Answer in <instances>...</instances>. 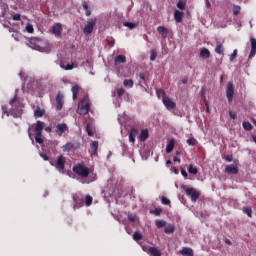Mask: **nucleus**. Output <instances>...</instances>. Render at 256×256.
<instances>
[{"label":"nucleus","mask_w":256,"mask_h":256,"mask_svg":"<svg viewBox=\"0 0 256 256\" xmlns=\"http://www.w3.org/2000/svg\"><path fill=\"white\" fill-rule=\"evenodd\" d=\"M10 106V115H13L15 118H19L23 115V107H25V105L21 103L17 94L10 100Z\"/></svg>","instance_id":"1"},{"label":"nucleus","mask_w":256,"mask_h":256,"mask_svg":"<svg viewBox=\"0 0 256 256\" xmlns=\"http://www.w3.org/2000/svg\"><path fill=\"white\" fill-rule=\"evenodd\" d=\"M34 127V131L36 133V136H35V141L36 143H39V145H43L44 143V139H43V129H45V122H42L40 120H38L36 122V124H34L32 126V128Z\"/></svg>","instance_id":"2"},{"label":"nucleus","mask_w":256,"mask_h":256,"mask_svg":"<svg viewBox=\"0 0 256 256\" xmlns=\"http://www.w3.org/2000/svg\"><path fill=\"white\" fill-rule=\"evenodd\" d=\"M73 173L78 175V177H82V179H87L89 177V167L85 166L84 163H78L73 168Z\"/></svg>","instance_id":"3"},{"label":"nucleus","mask_w":256,"mask_h":256,"mask_svg":"<svg viewBox=\"0 0 256 256\" xmlns=\"http://www.w3.org/2000/svg\"><path fill=\"white\" fill-rule=\"evenodd\" d=\"M90 110L91 105L89 104V98H83L78 106V115H87V113H89Z\"/></svg>","instance_id":"4"},{"label":"nucleus","mask_w":256,"mask_h":256,"mask_svg":"<svg viewBox=\"0 0 256 256\" xmlns=\"http://www.w3.org/2000/svg\"><path fill=\"white\" fill-rule=\"evenodd\" d=\"M95 25H97V18L89 19L87 25L83 29V33L85 35H91V33H93V29H95Z\"/></svg>","instance_id":"5"},{"label":"nucleus","mask_w":256,"mask_h":256,"mask_svg":"<svg viewBox=\"0 0 256 256\" xmlns=\"http://www.w3.org/2000/svg\"><path fill=\"white\" fill-rule=\"evenodd\" d=\"M65 163H67V160L65 158V156L60 155L57 157L56 163L54 165L55 169H57V171H64L65 170Z\"/></svg>","instance_id":"6"},{"label":"nucleus","mask_w":256,"mask_h":256,"mask_svg":"<svg viewBox=\"0 0 256 256\" xmlns=\"http://www.w3.org/2000/svg\"><path fill=\"white\" fill-rule=\"evenodd\" d=\"M233 95H235V88L233 82H228L227 89H226V96L228 99V103L233 102Z\"/></svg>","instance_id":"7"},{"label":"nucleus","mask_w":256,"mask_h":256,"mask_svg":"<svg viewBox=\"0 0 256 256\" xmlns=\"http://www.w3.org/2000/svg\"><path fill=\"white\" fill-rule=\"evenodd\" d=\"M186 195L191 198V201H193V203H196L197 199H199L201 194L197 192V190H195L194 188H187Z\"/></svg>","instance_id":"8"},{"label":"nucleus","mask_w":256,"mask_h":256,"mask_svg":"<svg viewBox=\"0 0 256 256\" xmlns=\"http://www.w3.org/2000/svg\"><path fill=\"white\" fill-rule=\"evenodd\" d=\"M65 96L61 92H59L56 96V109L57 111H61L63 109V105L65 104Z\"/></svg>","instance_id":"9"},{"label":"nucleus","mask_w":256,"mask_h":256,"mask_svg":"<svg viewBox=\"0 0 256 256\" xmlns=\"http://www.w3.org/2000/svg\"><path fill=\"white\" fill-rule=\"evenodd\" d=\"M67 129H69V127H67V124H65V123H58L56 125V133L59 137H61L63 135V133H65V131H67Z\"/></svg>","instance_id":"10"},{"label":"nucleus","mask_w":256,"mask_h":256,"mask_svg":"<svg viewBox=\"0 0 256 256\" xmlns=\"http://www.w3.org/2000/svg\"><path fill=\"white\" fill-rule=\"evenodd\" d=\"M225 173L228 175H237L239 173V168L233 164L226 166Z\"/></svg>","instance_id":"11"},{"label":"nucleus","mask_w":256,"mask_h":256,"mask_svg":"<svg viewBox=\"0 0 256 256\" xmlns=\"http://www.w3.org/2000/svg\"><path fill=\"white\" fill-rule=\"evenodd\" d=\"M164 106L166 107V109H168V111H171V109H175V107H177V104H175V102L171 101L168 97L162 99Z\"/></svg>","instance_id":"12"},{"label":"nucleus","mask_w":256,"mask_h":256,"mask_svg":"<svg viewBox=\"0 0 256 256\" xmlns=\"http://www.w3.org/2000/svg\"><path fill=\"white\" fill-rule=\"evenodd\" d=\"M62 32H63V26L60 23H58L52 27V33L54 35L59 36V35H61Z\"/></svg>","instance_id":"13"},{"label":"nucleus","mask_w":256,"mask_h":256,"mask_svg":"<svg viewBox=\"0 0 256 256\" xmlns=\"http://www.w3.org/2000/svg\"><path fill=\"white\" fill-rule=\"evenodd\" d=\"M158 33L163 37V39H167L169 35V30L165 26H159L157 28Z\"/></svg>","instance_id":"14"},{"label":"nucleus","mask_w":256,"mask_h":256,"mask_svg":"<svg viewBox=\"0 0 256 256\" xmlns=\"http://www.w3.org/2000/svg\"><path fill=\"white\" fill-rule=\"evenodd\" d=\"M250 43H251V51L249 54V57H255L256 55V39L255 38H250Z\"/></svg>","instance_id":"15"},{"label":"nucleus","mask_w":256,"mask_h":256,"mask_svg":"<svg viewBox=\"0 0 256 256\" xmlns=\"http://www.w3.org/2000/svg\"><path fill=\"white\" fill-rule=\"evenodd\" d=\"M45 115V109H42L41 107L37 106L34 111V117L36 119H39Z\"/></svg>","instance_id":"16"},{"label":"nucleus","mask_w":256,"mask_h":256,"mask_svg":"<svg viewBox=\"0 0 256 256\" xmlns=\"http://www.w3.org/2000/svg\"><path fill=\"white\" fill-rule=\"evenodd\" d=\"M60 67H61V69H64V71H71V70L74 69L75 65L73 63L69 64V63H67L65 61H62L60 63Z\"/></svg>","instance_id":"17"},{"label":"nucleus","mask_w":256,"mask_h":256,"mask_svg":"<svg viewBox=\"0 0 256 256\" xmlns=\"http://www.w3.org/2000/svg\"><path fill=\"white\" fill-rule=\"evenodd\" d=\"M121 63H127V57H125V55H118L115 57L114 64L121 65Z\"/></svg>","instance_id":"18"},{"label":"nucleus","mask_w":256,"mask_h":256,"mask_svg":"<svg viewBox=\"0 0 256 256\" xmlns=\"http://www.w3.org/2000/svg\"><path fill=\"white\" fill-rule=\"evenodd\" d=\"M91 155H97V151L99 150V142L93 141L90 145Z\"/></svg>","instance_id":"19"},{"label":"nucleus","mask_w":256,"mask_h":256,"mask_svg":"<svg viewBox=\"0 0 256 256\" xmlns=\"http://www.w3.org/2000/svg\"><path fill=\"white\" fill-rule=\"evenodd\" d=\"M75 149V144L68 142L62 146V150L64 153H69V151H73Z\"/></svg>","instance_id":"20"},{"label":"nucleus","mask_w":256,"mask_h":256,"mask_svg":"<svg viewBox=\"0 0 256 256\" xmlns=\"http://www.w3.org/2000/svg\"><path fill=\"white\" fill-rule=\"evenodd\" d=\"M137 129L136 128H132L130 130V133H129V141L130 143H135V138L137 137Z\"/></svg>","instance_id":"21"},{"label":"nucleus","mask_w":256,"mask_h":256,"mask_svg":"<svg viewBox=\"0 0 256 256\" xmlns=\"http://www.w3.org/2000/svg\"><path fill=\"white\" fill-rule=\"evenodd\" d=\"M175 149V139H171L166 146V153H172Z\"/></svg>","instance_id":"22"},{"label":"nucleus","mask_w":256,"mask_h":256,"mask_svg":"<svg viewBox=\"0 0 256 256\" xmlns=\"http://www.w3.org/2000/svg\"><path fill=\"white\" fill-rule=\"evenodd\" d=\"M215 53H217L218 55H223V53H225V48L223 47V44L221 42H217Z\"/></svg>","instance_id":"23"},{"label":"nucleus","mask_w":256,"mask_h":256,"mask_svg":"<svg viewBox=\"0 0 256 256\" xmlns=\"http://www.w3.org/2000/svg\"><path fill=\"white\" fill-rule=\"evenodd\" d=\"M174 18L176 23H181L183 21V12L176 10L174 12Z\"/></svg>","instance_id":"24"},{"label":"nucleus","mask_w":256,"mask_h":256,"mask_svg":"<svg viewBox=\"0 0 256 256\" xmlns=\"http://www.w3.org/2000/svg\"><path fill=\"white\" fill-rule=\"evenodd\" d=\"M148 253L151 256H161V250L157 249L156 247H150Z\"/></svg>","instance_id":"25"},{"label":"nucleus","mask_w":256,"mask_h":256,"mask_svg":"<svg viewBox=\"0 0 256 256\" xmlns=\"http://www.w3.org/2000/svg\"><path fill=\"white\" fill-rule=\"evenodd\" d=\"M200 57H202L203 59H209V57H211V52L209 51V49L203 48L200 51Z\"/></svg>","instance_id":"26"},{"label":"nucleus","mask_w":256,"mask_h":256,"mask_svg":"<svg viewBox=\"0 0 256 256\" xmlns=\"http://www.w3.org/2000/svg\"><path fill=\"white\" fill-rule=\"evenodd\" d=\"M139 139L140 141H147V139H149V130H142Z\"/></svg>","instance_id":"27"},{"label":"nucleus","mask_w":256,"mask_h":256,"mask_svg":"<svg viewBox=\"0 0 256 256\" xmlns=\"http://www.w3.org/2000/svg\"><path fill=\"white\" fill-rule=\"evenodd\" d=\"M72 99L73 101H75L77 99V95L79 94V86L76 84L74 86H72Z\"/></svg>","instance_id":"28"},{"label":"nucleus","mask_w":256,"mask_h":256,"mask_svg":"<svg viewBox=\"0 0 256 256\" xmlns=\"http://www.w3.org/2000/svg\"><path fill=\"white\" fill-rule=\"evenodd\" d=\"M83 9L85 10L86 17H91V10H89V4L87 1L82 2Z\"/></svg>","instance_id":"29"},{"label":"nucleus","mask_w":256,"mask_h":256,"mask_svg":"<svg viewBox=\"0 0 256 256\" xmlns=\"http://www.w3.org/2000/svg\"><path fill=\"white\" fill-rule=\"evenodd\" d=\"M164 233H166V235H170V233H175V226L173 224L166 226L164 229Z\"/></svg>","instance_id":"30"},{"label":"nucleus","mask_w":256,"mask_h":256,"mask_svg":"<svg viewBox=\"0 0 256 256\" xmlns=\"http://www.w3.org/2000/svg\"><path fill=\"white\" fill-rule=\"evenodd\" d=\"M181 254L184 256H193V249L184 247L181 251Z\"/></svg>","instance_id":"31"},{"label":"nucleus","mask_w":256,"mask_h":256,"mask_svg":"<svg viewBox=\"0 0 256 256\" xmlns=\"http://www.w3.org/2000/svg\"><path fill=\"white\" fill-rule=\"evenodd\" d=\"M73 201L75 203L74 207H77V209H79L80 207H83V200L79 199V197L74 196Z\"/></svg>","instance_id":"32"},{"label":"nucleus","mask_w":256,"mask_h":256,"mask_svg":"<svg viewBox=\"0 0 256 256\" xmlns=\"http://www.w3.org/2000/svg\"><path fill=\"white\" fill-rule=\"evenodd\" d=\"M188 173H190L191 175H197V173H199V170L197 169V167L193 166V164H190L188 167Z\"/></svg>","instance_id":"33"},{"label":"nucleus","mask_w":256,"mask_h":256,"mask_svg":"<svg viewBox=\"0 0 256 256\" xmlns=\"http://www.w3.org/2000/svg\"><path fill=\"white\" fill-rule=\"evenodd\" d=\"M156 95H157L158 99H161V97H162V99L167 98V97L165 96V90H163V89L157 88V89H156Z\"/></svg>","instance_id":"34"},{"label":"nucleus","mask_w":256,"mask_h":256,"mask_svg":"<svg viewBox=\"0 0 256 256\" xmlns=\"http://www.w3.org/2000/svg\"><path fill=\"white\" fill-rule=\"evenodd\" d=\"M242 126H243V129L245 130V131H252L253 130V125L251 124V123H249V122H243L242 123Z\"/></svg>","instance_id":"35"},{"label":"nucleus","mask_w":256,"mask_h":256,"mask_svg":"<svg viewBox=\"0 0 256 256\" xmlns=\"http://www.w3.org/2000/svg\"><path fill=\"white\" fill-rule=\"evenodd\" d=\"M187 144L190 147H195V145H197V139H195L194 137H190L187 139Z\"/></svg>","instance_id":"36"},{"label":"nucleus","mask_w":256,"mask_h":256,"mask_svg":"<svg viewBox=\"0 0 256 256\" xmlns=\"http://www.w3.org/2000/svg\"><path fill=\"white\" fill-rule=\"evenodd\" d=\"M86 201H85V204H86V207H90V205L93 204V197H91V195H86L85 197Z\"/></svg>","instance_id":"37"},{"label":"nucleus","mask_w":256,"mask_h":256,"mask_svg":"<svg viewBox=\"0 0 256 256\" xmlns=\"http://www.w3.org/2000/svg\"><path fill=\"white\" fill-rule=\"evenodd\" d=\"M86 132L89 137H93L95 135V131L89 124L86 126Z\"/></svg>","instance_id":"38"},{"label":"nucleus","mask_w":256,"mask_h":256,"mask_svg":"<svg viewBox=\"0 0 256 256\" xmlns=\"http://www.w3.org/2000/svg\"><path fill=\"white\" fill-rule=\"evenodd\" d=\"M150 213H153V215H155L156 217H159V215L163 213V208L161 207L155 208L153 211H150Z\"/></svg>","instance_id":"39"},{"label":"nucleus","mask_w":256,"mask_h":256,"mask_svg":"<svg viewBox=\"0 0 256 256\" xmlns=\"http://www.w3.org/2000/svg\"><path fill=\"white\" fill-rule=\"evenodd\" d=\"M156 227H158V229H161V227H165V225H167V222H165V220H156Z\"/></svg>","instance_id":"40"},{"label":"nucleus","mask_w":256,"mask_h":256,"mask_svg":"<svg viewBox=\"0 0 256 256\" xmlns=\"http://www.w3.org/2000/svg\"><path fill=\"white\" fill-rule=\"evenodd\" d=\"M133 239H134V241H141V239H143V235L139 232H135L133 234Z\"/></svg>","instance_id":"41"},{"label":"nucleus","mask_w":256,"mask_h":256,"mask_svg":"<svg viewBox=\"0 0 256 256\" xmlns=\"http://www.w3.org/2000/svg\"><path fill=\"white\" fill-rule=\"evenodd\" d=\"M185 5H186V3L183 0H179L177 3L178 9H181V11L185 10Z\"/></svg>","instance_id":"42"},{"label":"nucleus","mask_w":256,"mask_h":256,"mask_svg":"<svg viewBox=\"0 0 256 256\" xmlns=\"http://www.w3.org/2000/svg\"><path fill=\"white\" fill-rule=\"evenodd\" d=\"M201 97H202L203 102H204V104H205L206 111H207V113H209V102L207 101V99H205V94H204L203 92H202V94H201Z\"/></svg>","instance_id":"43"},{"label":"nucleus","mask_w":256,"mask_h":256,"mask_svg":"<svg viewBox=\"0 0 256 256\" xmlns=\"http://www.w3.org/2000/svg\"><path fill=\"white\" fill-rule=\"evenodd\" d=\"M125 27H128V29H135L137 27V24L133 23V22H126L124 23Z\"/></svg>","instance_id":"44"},{"label":"nucleus","mask_w":256,"mask_h":256,"mask_svg":"<svg viewBox=\"0 0 256 256\" xmlns=\"http://www.w3.org/2000/svg\"><path fill=\"white\" fill-rule=\"evenodd\" d=\"M155 59H157V51H155V49H152L150 54V61H155Z\"/></svg>","instance_id":"45"},{"label":"nucleus","mask_w":256,"mask_h":256,"mask_svg":"<svg viewBox=\"0 0 256 256\" xmlns=\"http://www.w3.org/2000/svg\"><path fill=\"white\" fill-rule=\"evenodd\" d=\"M243 212L248 215L249 217H252L253 215V211L251 210V208H247V207H244L243 208Z\"/></svg>","instance_id":"46"},{"label":"nucleus","mask_w":256,"mask_h":256,"mask_svg":"<svg viewBox=\"0 0 256 256\" xmlns=\"http://www.w3.org/2000/svg\"><path fill=\"white\" fill-rule=\"evenodd\" d=\"M124 87H133V80L125 79L123 82Z\"/></svg>","instance_id":"47"},{"label":"nucleus","mask_w":256,"mask_h":256,"mask_svg":"<svg viewBox=\"0 0 256 256\" xmlns=\"http://www.w3.org/2000/svg\"><path fill=\"white\" fill-rule=\"evenodd\" d=\"M239 13H241V6H234L233 7V14L234 15H239Z\"/></svg>","instance_id":"48"},{"label":"nucleus","mask_w":256,"mask_h":256,"mask_svg":"<svg viewBox=\"0 0 256 256\" xmlns=\"http://www.w3.org/2000/svg\"><path fill=\"white\" fill-rule=\"evenodd\" d=\"M117 95H118V97H123V95H125V89L124 88H118L117 89Z\"/></svg>","instance_id":"49"},{"label":"nucleus","mask_w":256,"mask_h":256,"mask_svg":"<svg viewBox=\"0 0 256 256\" xmlns=\"http://www.w3.org/2000/svg\"><path fill=\"white\" fill-rule=\"evenodd\" d=\"M162 204L163 205H171V200L167 197H162Z\"/></svg>","instance_id":"50"},{"label":"nucleus","mask_w":256,"mask_h":256,"mask_svg":"<svg viewBox=\"0 0 256 256\" xmlns=\"http://www.w3.org/2000/svg\"><path fill=\"white\" fill-rule=\"evenodd\" d=\"M26 31H27V33H33L35 31V29L33 28V26L31 24H27Z\"/></svg>","instance_id":"51"},{"label":"nucleus","mask_w":256,"mask_h":256,"mask_svg":"<svg viewBox=\"0 0 256 256\" xmlns=\"http://www.w3.org/2000/svg\"><path fill=\"white\" fill-rule=\"evenodd\" d=\"M136 219H137V216H135L133 214L128 215V221L133 223L136 221Z\"/></svg>","instance_id":"52"},{"label":"nucleus","mask_w":256,"mask_h":256,"mask_svg":"<svg viewBox=\"0 0 256 256\" xmlns=\"http://www.w3.org/2000/svg\"><path fill=\"white\" fill-rule=\"evenodd\" d=\"M13 21H21V14L17 13L13 15Z\"/></svg>","instance_id":"53"},{"label":"nucleus","mask_w":256,"mask_h":256,"mask_svg":"<svg viewBox=\"0 0 256 256\" xmlns=\"http://www.w3.org/2000/svg\"><path fill=\"white\" fill-rule=\"evenodd\" d=\"M236 57H237V50H234L232 55L230 56V61H235Z\"/></svg>","instance_id":"54"},{"label":"nucleus","mask_w":256,"mask_h":256,"mask_svg":"<svg viewBox=\"0 0 256 256\" xmlns=\"http://www.w3.org/2000/svg\"><path fill=\"white\" fill-rule=\"evenodd\" d=\"M181 175L184 176L185 179H187V177H189V174L187 173V171L183 168H181Z\"/></svg>","instance_id":"55"},{"label":"nucleus","mask_w":256,"mask_h":256,"mask_svg":"<svg viewBox=\"0 0 256 256\" xmlns=\"http://www.w3.org/2000/svg\"><path fill=\"white\" fill-rule=\"evenodd\" d=\"M2 111L4 115H7V117H9V111L7 110V106H2Z\"/></svg>","instance_id":"56"},{"label":"nucleus","mask_w":256,"mask_h":256,"mask_svg":"<svg viewBox=\"0 0 256 256\" xmlns=\"http://www.w3.org/2000/svg\"><path fill=\"white\" fill-rule=\"evenodd\" d=\"M229 115H230V118L231 119H237V113L233 112V111H230L229 112Z\"/></svg>","instance_id":"57"},{"label":"nucleus","mask_w":256,"mask_h":256,"mask_svg":"<svg viewBox=\"0 0 256 256\" xmlns=\"http://www.w3.org/2000/svg\"><path fill=\"white\" fill-rule=\"evenodd\" d=\"M40 157H42V159H43L44 161H49V156H48L47 154L41 153V154H40Z\"/></svg>","instance_id":"58"},{"label":"nucleus","mask_w":256,"mask_h":256,"mask_svg":"<svg viewBox=\"0 0 256 256\" xmlns=\"http://www.w3.org/2000/svg\"><path fill=\"white\" fill-rule=\"evenodd\" d=\"M225 159H226V161L231 163V161H233V155H227V156H225Z\"/></svg>","instance_id":"59"},{"label":"nucleus","mask_w":256,"mask_h":256,"mask_svg":"<svg viewBox=\"0 0 256 256\" xmlns=\"http://www.w3.org/2000/svg\"><path fill=\"white\" fill-rule=\"evenodd\" d=\"M28 135H29L31 141L34 142L33 141V134L31 133V128L28 129Z\"/></svg>","instance_id":"60"},{"label":"nucleus","mask_w":256,"mask_h":256,"mask_svg":"<svg viewBox=\"0 0 256 256\" xmlns=\"http://www.w3.org/2000/svg\"><path fill=\"white\" fill-rule=\"evenodd\" d=\"M173 161L177 163H181V159L179 157L174 156Z\"/></svg>","instance_id":"61"},{"label":"nucleus","mask_w":256,"mask_h":256,"mask_svg":"<svg viewBox=\"0 0 256 256\" xmlns=\"http://www.w3.org/2000/svg\"><path fill=\"white\" fill-rule=\"evenodd\" d=\"M139 78H140L142 81H145V73H140V74H139Z\"/></svg>","instance_id":"62"},{"label":"nucleus","mask_w":256,"mask_h":256,"mask_svg":"<svg viewBox=\"0 0 256 256\" xmlns=\"http://www.w3.org/2000/svg\"><path fill=\"white\" fill-rule=\"evenodd\" d=\"M108 44L110 45V47H113V45H115V40L108 41Z\"/></svg>","instance_id":"63"},{"label":"nucleus","mask_w":256,"mask_h":256,"mask_svg":"<svg viewBox=\"0 0 256 256\" xmlns=\"http://www.w3.org/2000/svg\"><path fill=\"white\" fill-rule=\"evenodd\" d=\"M206 3V7L209 9V7H211V2H209V0H205Z\"/></svg>","instance_id":"64"}]
</instances>
